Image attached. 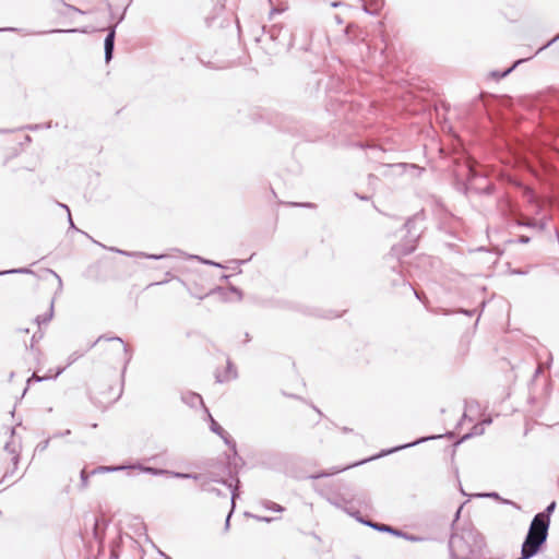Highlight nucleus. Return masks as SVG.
Listing matches in <instances>:
<instances>
[{
	"mask_svg": "<svg viewBox=\"0 0 559 559\" xmlns=\"http://www.w3.org/2000/svg\"><path fill=\"white\" fill-rule=\"evenodd\" d=\"M114 43H115V29L111 28L104 41V48H105V60L106 62H109L112 58V51H114Z\"/></svg>",
	"mask_w": 559,
	"mask_h": 559,
	"instance_id": "nucleus-3",
	"label": "nucleus"
},
{
	"mask_svg": "<svg viewBox=\"0 0 559 559\" xmlns=\"http://www.w3.org/2000/svg\"><path fill=\"white\" fill-rule=\"evenodd\" d=\"M136 468L135 465H130V466H99L95 469H93L90 474L86 473L85 469H83L81 472V481H82V486L85 488L87 487L88 485V477L91 475H96V474H100V473H109V472H117V471H124V469H128V471H134Z\"/></svg>",
	"mask_w": 559,
	"mask_h": 559,
	"instance_id": "nucleus-2",
	"label": "nucleus"
},
{
	"mask_svg": "<svg viewBox=\"0 0 559 559\" xmlns=\"http://www.w3.org/2000/svg\"><path fill=\"white\" fill-rule=\"evenodd\" d=\"M29 271L27 269H20V270H12V271H5L1 272L0 274H7V273H28Z\"/></svg>",
	"mask_w": 559,
	"mask_h": 559,
	"instance_id": "nucleus-8",
	"label": "nucleus"
},
{
	"mask_svg": "<svg viewBox=\"0 0 559 559\" xmlns=\"http://www.w3.org/2000/svg\"><path fill=\"white\" fill-rule=\"evenodd\" d=\"M47 273H48V274H50L51 276H53V277L57 280V282H58V288H59V289H61V287H62V281H61V278H60V276H59L57 273H55L53 271H51V270H48V271H47Z\"/></svg>",
	"mask_w": 559,
	"mask_h": 559,
	"instance_id": "nucleus-7",
	"label": "nucleus"
},
{
	"mask_svg": "<svg viewBox=\"0 0 559 559\" xmlns=\"http://www.w3.org/2000/svg\"><path fill=\"white\" fill-rule=\"evenodd\" d=\"M102 341H103V338H102V337H99V338L96 341V343H100Z\"/></svg>",
	"mask_w": 559,
	"mask_h": 559,
	"instance_id": "nucleus-15",
	"label": "nucleus"
},
{
	"mask_svg": "<svg viewBox=\"0 0 559 559\" xmlns=\"http://www.w3.org/2000/svg\"><path fill=\"white\" fill-rule=\"evenodd\" d=\"M62 370L63 369H59L56 372V374L51 376L50 378H56L57 376H59L62 372ZM47 378H49V377L48 376H46V377H38L37 374L34 373L33 377L27 380V383H31L32 380L41 381V380L47 379Z\"/></svg>",
	"mask_w": 559,
	"mask_h": 559,
	"instance_id": "nucleus-6",
	"label": "nucleus"
},
{
	"mask_svg": "<svg viewBox=\"0 0 559 559\" xmlns=\"http://www.w3.org/2000/svg\"><path fill=\"white\" fill-rule=\"evenodd\" d=\"M62 207H64V210H67V212L70 214V212H69V207H68L67 205H63V204H62ZM69 221H70L71 226H73V222H72V219H71V216H70V215H69Z\"/></svg>",
	"mask_w": 559,
	"mask_h": 559,
	"instance_id": "nucleus-10",
	"label": "nucleus"
},
{
	"mask_svg": "<svg viewBox=\"0 0 559 559\" xmlns=\"http://www.w3.org/2000/svg\"><path fill=\"white\" fill-rule=\"evenodd\" d=\"M555 508V503H551L548 508H547V512H551Z\"/></svg>",
	"mask_w": 559,
	"mask_h": 559,
	"instance_id": "nucleus-11",
	"label": "nucleus"
},
{
	"mask_svg": "<svg viewBox=\"0 0 559 559\" xmlns=\"http://www.w3.org/2000/svg\"><path fill=\"white\" fill-rule=\"evenodd\" d=\"M52 311H53V306L52 304L50 305V308H49V313L45 317H37L36 318V321L38 324H41V323H47L51 318H52Z\"/></svg>",
	"mask_w": 559,
	"mask_h": 559,
	"instance_id": "nucleus-5",
	"label": "nucleus"
},
{
	"mask_svg": "<svg viewBox=\"0 0 559 559\" xmlns=\"http://www.w3.org/2000/svg\"><path fill=\"white\" fill-rule=\"evenodd\" d=\"M338 472H340V469H336V471L331 472V473H322V474L318 475L317 477H324V476H329V475L336 474V473H338Z\"/></svg>",
	"mask_w": 559,
	"mask_h": 559,
	"instance_id": "nucleus-9",
	"label": "nucleus"
},
{
	"mask_svg": "<svg viewBox=\"0 0 559 559\" xmlns=\"http://www.w3.org/2000/svg\"><path fill=\"white\" fill-rule=\"evenodd\" d=\"M10 451H11L13 454H15V450H10ZM16 459H17V456H16V455H14V456H13V460H16Z\"/></svg>",
	"mask_w": 559,
	"mask_h": 559,
	"instance_id": "nucleus-13",
	"label": "nucleus"
},
{
	"mask_svg": "<svg viewBox=\"0 0 559 559\" xmlns=\"http://www.w3.org/2000/svg\"><path fill=\"white\" fill-rule=\"evenodd\" d=\"M382 530H384V531H390V528H389L388 526H383V528H382Z\"/></svg>",
	"mask_w": 559,
	"mask_h": 559,
	"instance_id": "nucleus-14",
	"label": "nucleus"
},
{
	"mask_svg": "<svg viewBox=\"0 0 559 559\" xmlns=\"http://www.w3.org/2000/svg\"><path fill=\"white\" fill-rule=\"evenodd\" d=\"M107 341L109 342L111 349L116 354L120 355L126 353V346L119 337L108 338Z\"/></svg>",
	"mask_w": 559,
	"mask_h": 559,
	"instance_id": "nucleus-4",
	"label": "nucleus"
},
{
	"mask_svg": "<svg viewBox=\"0 0 559 559\" xmlns=\"http://www.w3.org/2000/svg\"><path fill=\"white\" fill-rule=\"evenodd\" d=\"M548 527L549 516L546 513L536 514L522 546L523 559H528L538 552L540 546L546 542Z\"/></svg>",
	"mask_w": 559,
	"mask_h": 559,
	"instance_id": "nucleus-1",
	"label": "nucleus"
},
{
	"mask_svg": "<svg viewBox=\"0 0 559 559\" xmlns=\"http://www.w3.org/2000/svg\"><path fill=\"white\" fill-rule=\"evenodd\" d=\"M75 359H76V357H72V356H71L68 365H70V364H72L73 361H75Z\"/></svg>",
	"mask_w": 559,
	"mask_h": 559,
	"instance_id": "nucleus-12",
	"label": "nucleus"
}]
</instances>
